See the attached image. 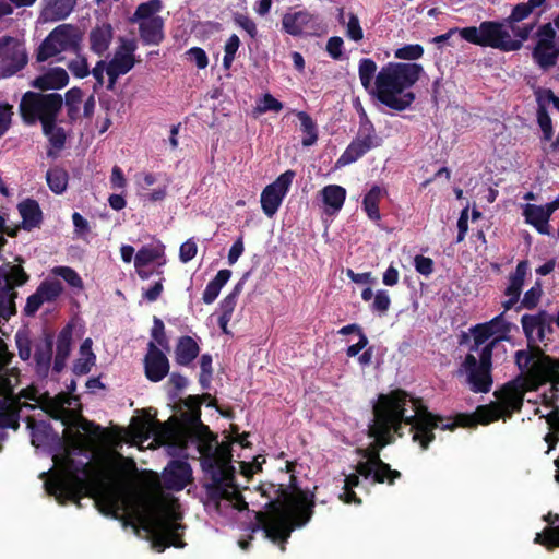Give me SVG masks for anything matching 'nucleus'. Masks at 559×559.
Returning <instances> with one entry per match:
<instances>
[{
	"label": "nucleus",
	"instance_id": "obj_13",
	"mask_svg": "<svg viewBox=\"0 0 559 559\" xmlns=\"http://www.w3.org/2000/svg\"><path fill=\"white\" fill-rule=\"evenodd\" d=\"M28 61L25 43L21 38H0V76H10L23 69Z\"/></svg>",
	"mask_w": 559,
	"mask_h": 559
},
{
	"label": "nucleus",
	"instance_id": "obj_32",
	"mask_svg": "<svg viewBox=\"0 0 559 559\" xmlns=\"http://www.w3.org/2000/svg\"><path fill=\"white\" fill-rule=\"evenodd\" d=\"M198 353L197 342L189 336H183L178 341L176 347V360L180 365H188L197 357Z\"/></svg>",
	"mask_w": 559,
	"mask_h": 559
},
{
	"label": "nucleus",
	"instance_id": "obj_44",
	"mask_svg": "<svg viewBox=\"0 0 559 559\" xmlns=\"http://www.w3.org/2000/svg\"><path fill=\"white\" fill-rule=\"evenodd\" d=\"M391 306V297L388 290L377 289L372 301L370 302V309L379 314H384Z\"/></svg>",
	"mask_w": 559,
	"mask_h": 559
},
{
	"label": "nucleus",
	"instance_id": "obj_20",
	"mask_svg": "<svg viewBox=\"0 0 559 559\" xmlns=\"http://www.w3.org/2000/svg\"><path fill=\"white\" fill-rule=\"evenodd\" d=\"M521 323L528 342H537L550 332L552 320L545 311H540L536 314H524Z\"/></svg>",
	"mask_w": 559,
	"mask_h": 559
},
{
	"label": "nucleus",
	"instance_id": "obj_55",
	"mask_svg": "<svg viewBox=\"0 0 559 559\" xmlns=\"http://www.w3.org/2000/svg\"><path fill=\"white\" fill-rule=\"evenodd\" d=\"M13 117V107L7 103L0 104V138L10 129Z\"/></svg>",
	"mask_w": 559,
	"mask_h": 559
},
{
	"label": "nucleus",
	"instance_id": "obj_63",
	"mask_svg": "<svg viewBox=\"0 0 559 559\" xmlns=\"http://www.w3.org/2000/svg\"><path fill=\"white\" fill-rule=\"evenodd\" d=\"M167 195V185L157 187L150 192H144L142 194L143 199L150 203H155L158 201H163Z\"/></svg>",
	"mask_w": 559,
	"mask_h": 559
},
{
	"label": "nucleus",
	"instance_id": "obj_11",
	"mask_svg": "<svg viewBox=\"0 0 559 559\" xmlns=\"http://www.w3.org/2000/svg\"><path fill=\"white\" fill-rule=\"evenodd\" d=\"M13 354L9 352L7 343L0 337V426L17 428L13 413L14 404L10 401L13 389L17 384V374L11 371L8 377L2 374L4 366L9 365Z\"/></svg>",
	"mask_w": 559,
	"mask_h": 559
},
{
	"label": "nucleus",
	"instance_id": "obj_37",
	"mask_svg": "<svg viewBox=\"0 0 559 559\" xmlns=\"http://www.w3.org/2000/svg\"><path fill=\"white\" fill-rule=\"evenodd\" d=\"M41 127L44 134L55 147L60 148L63 146L67 139V132L61 126H59L57 118L46 121Z\"/></svg>",
	"mask_w": 559,
	"mask_h": 559
},
{
	"label": "nucleus",
	"instance_id": "obj_49",
	"mask_svg": "<svg viewBox=\"0 0 559 559\" xmlns=\"http://www.w3.org/2000/svg\"><path fill=\"white\" fill-rule=\"evenodd\" d=\"M346 36L353 41H360L364 38V31L358 16L354 13L348 14L346 23Z\"/></svg>",
	"mask_w": 559,
	"mask_h": 559
},
{
	"label": "nucleus",
	"instance_id": "obj_14",
	"mask_svg": "<svg viewBox=\"0 0 559 559\" xmlns=\"http://www.w3.org/2000/svg\"><path fill=\"white\" fill-rule=\"evenodd\" d=\"M160 8L159 0H151L141 4L134 14V20L140 25L141 36L147 44L156 45L163 39V22L157 15Z\"/></svg>",
	"mask_w": 559,
	"mask_h": 559
},
{
	"label": "nucleus",
	"instance_id": "obj_42",
	"mask_svg": "<svg viewBox=\"0 0 559 559\" xmlns=\"http://www.w3.org/2000/svg\"><path fill=\"white\" fill-rule=\"evenodd\" d=\"M283 104L278 99H276L272 94L265 93L257 103L254 111L258 115H262L267 111L278 112L283 109Z\"/></svg>",
	"mask_w": 559,
	"mask_h": 559
},
{
	"label": "nucleus",
	"instance_id": "obj_35",
	"mask_svg": "<svg viewBox=\"0 0 559 559\" xmlns=\"http://www.w3.org/2000/svg\"><path fill=\"white\" fill-rule=\"evenodd\" d=\"M92 340L86 338L80 347V357L78 358L74 370L78 373H87L94 366L96 357L92 350Z\"/></svg>",
	"mask_w": 559,
	"mask_h": 559
},
{
	"label": "nucleus",
	"instance_id": "obj_57",
	"mask_svg": "<svg viewBox=\"0 0 559 559\" xmlns=\"http://www.w3.org/2000/svg\"><path fill=\"white\" fill-rule=\"evenodd\" d=\"M198 252V246L193 239H188L183 243H181L179 248V259L182 263H188Z\"/></svg>",
	"mask_w": 559,
	"mask_h": 559
},
{
	"label": "nucleus",
	"instance_id": "obj_50",
	"mask_svg": "<svg viewBox=\"0 0 559 559\" xmlns=\"http://www.w3.org/2000/svg\"><path fill=\"white\" fill-rule=\"evenodd\" d=\"M187 60L198 69L203 70L209 66V57L200 47H192L186 52Z\"/></svg>",
	"mask_w": 559,
	"mask_h": 559
},
{
	"label": "nucleus",
	"instance_id": "obj_34",
	"mask_svg": "<svg viewBox=\"0 0 559 559\" xmlns=\"http://www.w3.org/2000/svg\"><path fill=\"white\" fill-rule=\"evenodd\" d=\"M112 38L111 27L103 24L95 27L91 33V47L97 53L107 50Z\"/></svg>",
	"mask_w": 559,
	"mask_h": 559
},
{
	"label": "nucleus",
	"instance_id": "obj_4",
	"mask_svg": "<svg viewBox=\"0 0 559 559\" xmlns=\"http://www.w3.org/2000/svg\"><path fill=\"white\" fill-rule=\"evenodd\" d=\"M510 328L511 324L499 314L471 330L473 345L459 372L466 377L473 391H489L492 349L498 342L508 338Z\"/></svg>",
	"mask_w": 559,
	"mask_h": 559
},
{
	"label": "nucleus",
	"instance_id": "obj_46",
	"mask_svg": "<svg viewBox=\"0 0 559 559\" xmlns=\"http://www.w3.org/2000/svg\"><path fill=\"white\" fill-rule=\"evenodd\" d=\"M37 292L46 301H52L61 294L62 286L58 281L46 280L40 284Z\"/></svg>",
	"mask_w": 559,
	"mask_h": 559
},
{
	"label": "nucleus",
	"instance_id": "obj_17",
	"mask_svg": "<svg viewBox=\"0 0 559 559\" xmlns=\"http://www.w3.org/2000/svg\"><path fill=\"white\" fill-rule=\"evenodd\" d=\"M154 262L158 266H164L167 263L165 245L159 241L142 247L135 254L134 267L141 280H147L151 276L146 266Z\"/></svg>",
	"mask_w": 559,
	"mask_h": 559
},
{
	"label": "nucleus",
	"instance_id": "obj_45",
	"mask_svg": "<svg viewBox=\"0 0 559 559\" xmlns=\"http://www.w3.org/2000/svg\"><path fill=\"white\" fill-rule=\"evenodd\" d=\"M537 122L542 130V141L544 143V148L548 146V144L554 140V131H552V123L549 115L540 110L537 112Z\"/></svg>",
	"mask_w": 559,
	"mask_h": 559
},
{
	"label": "nucleus",
	"instance_id": "obj_3",
	"mask_svg": "<svg viewBox=\"0 0 559 559\" xmlns=\"http://www.w3.org/2000/svg\"><path fill=\"white\" fill-rule=\"evenodd\" d=\"M260 490L270 502L266 512L257 513V519L271 540L284 542L293 530L310 521L314 492L299 488L293 477L288 485L264 484Z\"/></svg>",
	"mask_w": 559,
	"mask_h": 559
},
{
	"label": "nucleus",
	"instance_id": "obj_41",
	"mask_svg": "<svg viewBox=\"0 0 559 559\" xmlns=\"http://www.w3.org/2000/svg\"><path fill=\"white\" fill-rule=\"evenodd\" d=\"M424 55V48L419 44H408L394 50V57L399 60L414 61Z\"/></svg>",
	"mask_w": 559,
	"mask_h": 559
},
{
	"label": "nucleus",
	"instance_id": "obj_53",
	"mask_svg": "<svg viewBox=\"0 0 559 559\" xmlns=\"http://www.w3.org/2000/svg\"><path fill=\"white\" fill-rule=\"evenodd\" d=\"M83 94L79 88H71L66 93V105L69 108V115L71 118H74L78 110L79 105L82 103Z\"/></svg>",
	"mask_w": 559,
	"mask_h": 559
},
{
	"label": "nucleus",
	"instance_id": "obj_62",
	"mask_svg": "<svg viewBox=\"0 0 559 559\" xmlns=\"http://www.w3.org/2000/svg\"><path fill=\"white\" fill-rule=\"evenodd\" d=\"M415 269L423 275H430L433 270V263L430 258L417 255L415 258Z\"/></svg>",
	"mask_w": 559,
	"mask_h": 559
},
{
	"label": "nucleus",
	"instance_id": "obj_36",
	"mask_svg": "<svg viewBox=\"0 0 559 559\" xmlns=\"http://www.w3.org/2000/svg\"><path fill=\"white\" fill-rule=\"evenodd\" d=\"M377 64L370 58H364L359 61L358 74L361 85L372 95L373 83L376 80Z\"/></svg>",
	"mask_w": 559,
	"mask_h": 559
},
{
	"label": "nucleus",
	"instance_id": "obj_29",
	"mask_svg": "<svg viewBox=\"0 0 559 559\" xmlns=\"http://www.w3.org/2000/svg\"><path fill=\"white\" fill-rule=\"evenodd\" d=\"M528 271V262L520 261L515 271L509 277V284L506 288V294L510 297L509 302L512 304L518 300Z\"/></svg>",
	"mask_w": 559,
	"mask_h": 559
},
{
	"label": "nucleus",
	"instance_id": "obj_51",
	"mask_svg": "<svg viewBox=\"0 0 559 559\" xmlns=\"http://www.w3.org/2000/svg\"><path fill=\"white\" fill-rule=\"evenodd\" d=\"M543 295V288L540 282H536L525 294L522 299L523 307L532 309L536 307Z\"/></svg>",
	"mask_w": 559,
	"mask_h": 559
},
{
	"label": "nucleus",
	"instance_id": "obj_23",
	"mask_svg": "<svg viewBox=\"0 0 559 559\" xmlns=\"http://www.w3.org/2000/svg\"><path fill=\"white\" fill-rule=\"evenodd\" d=\"M169 371L167 357L153 344L145 358L146 377L154 382L160 381Z\"/></svg>",
	"mask_w": 559,
	"mask_h": 559
},
{
	"label": "nucleus",
	"instance_id": "obj_8",
	"mask_svg": "<svg viewBox=\"0 0 559 559\" xmlns=\"http://www.w3.org/2000/svg\"><path fill=\"white\" fill-rule=\"evenodd\" d=\"M62 105L63 99L59 94L26 92L22 96L19 110L25 123L34 124L39 121L43 124L52 118H57Z\"/></svg>",
	"mask_w": 559,
	"mask_h": 559
},
{
	"label": "nucleus",
	"instance_id": "obj_28",
	"mask_svg": "<svg viewBox=\"0 0 559 559\" xmlns=\"http://www.w3.org/2000/svg\"><path fill=\"white\" fill-rule=\"evenodd\" d=\"M75 0H46L43 17L46 21L66 19L73 10Z\"/></svg>",
	"mask_w": 559,
	"mask_h": 559
},
{
	"label": "nucleus",
	"instance_id": "obj_33",
	"mask_svg": "<svg viewBox=\"0 0 559 559\" xmlns=\"http://www.w3.org/2000/svg\"><path fill=\"white\" fill-rule=\"evenodd\" d=\"M72 326L68 325L66 326L57 338V356H56V362L55 368L57 370H60L63 366L64 360L70 354L71 350V343H72Z\"/></svg>",
	"mask_w": 559,
	"mask_h": 559
},
{
	"label": "nucleus",
	"instance_id": "obj_59",
	"mask_svg": "<svg viewBox=\"0 0 559 559\" xmlns=\"http://www.w3.org/2000/svg\"><path fill=\"white\" fill-rule=\"evenodd\" d=\"M15 341L20 358L23 360H28L31 358V343L27 335L24 332H17L15 335Z\"/></svg>",
	"mask_w": 559,
	"mask_h": 559
},
{
	"label": "nucleus",
	"instance_id": "obj_1",
	"mask_svg": "<svg viewBox=\"0 0 559 559\" xmlns=\"http://www.w3.org/2000/svg\"><path fill=\"white\" fill-rule=\"evenodd\" d=\"M21 395L38 403L64 425L75 427V430L67 429L66 445L53 456L52 473L45 484L50 495L60 501L92 497L104 514L124 515L142 527L157 551L183 546L177 501L134 490L130 479L135 464L119 454L117 447L129 443L139 449L159 445L182 449L192 436L207 441L209 429L200 421L202 397L189 396L185 401L181 420L170 418L158 425L148 414H143L133 417L127 428L107 430L81 418L76 402L70 396L49 397L35 388L24 390Z\"/></svg>",
	"mask_w": 559,
	"mask_h": 559
},
{
	"label": "nucleus",
	"instance_id": "obj_26",
	"mask_svg": "<svg viewBox=\"0 0 559 559\" xmlns=\"http://www.w3.org/2000/svg\"><path fill=\"white\" fill-rule=\"evenodd\" d=\"M348 358H356L361 368H367L372 364L373 348L369 346V340L366 334H359L356 341L346 348Z\"/></svg>",
	"mask_w": 559,
	"mask_h": 559
},
{
	"label": "nucleus",
	"instance_id": "obj_9",
	"mask_svg": "<svg viewBox=\"0 0 559 559\" xmlns=\"http://www.w3.org/2000/svg\"><path fill=\"white\" fill-rule=\"evenodd\" d=\"M81 41L82 34L76 27L70 24L59 25L41 41L36 50V59L44 62L64 51H76Z\"/></svg>",
	"mask_w": 559,
	"mask_h": 559
},
{
	"label": "nucleus",
	"instance_id": "obj_43",
	"mask_svg": "<svg viewBox=\"0 0 559 559\" xmlns=\"http://www.w3.org/2000/svg\"><path fill=\"white\" fill-rule=\"evenodd\" d=\"M51 273L58 277L64 280L71 287L82 289L83 282L79 274L71 267L57 266L52 269Z\"/></svg>",
	"mask_w": 559,
	"mask_h": 559
},
{
	"label": "nucleus",
	"instance_id": "obj_31",
	"mask_svg": "<svg viewBox=\"0 0 559 559\" xmlns=\"http://www.w3.org/2000/svg\"><path fill=\"white\" fill-rule=\"evenodd\" d=\"M231 276L229 270H221L216 276L206 285L202 299L204 304L211 305L218 297L222 288L226 285Z\"/></svg>",
	"mask_w": 559,
	"mask_h": 559
},
{
	"label": "nucleus",
	"instance_id": "obj_7",
	"mask_svg": "<svg viewBox=\"0 0 559 559\" xmlns=\"http://www.w3.org/2000/svg\"><path fill=\"white\" fill-rule=\"evenodd\" d=\"M230 447L228 443H223L215 449L213 455H206L203 463L214 481L215 495L218 498L217 509L223 513H227L229 509L241 511L247 507L233 484L234 467L230 465Z\"/></svg>",
	"mask_w": 559,
	"mask_h": 559
},
{
	"label": "nucleus",
	"instance_id": "obj_47",
	"mask_svg": "<svg viewBox=\"0 0 559 559\" xmlns=\"http://www.w3.org/2000/svg\"><path fill=\"white\" fill-rule=\"evenodd\" d=\"M240 46V39L237 35H231L228 37V39L225 43L224 46V58H223V66L225 69H229L231 67V63L235 59V55Z\"/></svg>",
	"mask_w": 559,
	"mask_h": 559
},
{
	"label": "nucleus",
	"instance_id": "obj_58",
	"mask_svg": "<svg viewBox=\"0 0 559 559\" xmlns=\"http://www.w3.org/2000/svg\"><path fill=\"white\" fill-rule=\"evenodd\" d=\"M535 97L538 104V111H546V107L552 105L557 96L552 93V91L547 88H538L535 91Z\"/></svg>",
	"mask_w": 559,
	"mask_h": 559
},
{
	"label": "nucleus",
	"instance_id": "obj_2",
	"mask_svg": "<svg viewBox=\"0 0 559 559\" xmlns=\"http://www.w3.org/2000/svg\"><path fill=\"white\" fill-rule=\"evenodd\" d=\"M515 362L521 370L522 379L503 386L497 394L496 403L480 406L473 416H460L456 420L432 416L420 401L402 390L379 395L373 406L374 418L369 427V435L373 438L374 444L359 451L360 460L357 462L356 473L345 475L340 499L345 503L360 502L353 492V488L359 484V475L365 478L372 477L377 483H392L400 477L397 471H392L380 460L379 450L392 443L395 435H401L403 423L412 426L413 440L419 443L421 449H426L435 439L433 430H448L474 423L490 424L519 409L526 391L535 390L546 381L559 383V361L544 355L539 349L519 350L515 354Z\"/></svg>",
	"mask_w": 559,
	"mask_h": 559
},
{
	"label": "nucleus",
	"instance_id": "obj_56",
	"mask_svg": "<svg viewBox=\"0 0 559 559\" xmlns=\"http://www.w3.org/2000/svg\"><path fill=\"white\" fill-rule=\"evenodd\" d=\"M265 463V459L262 455H258L253 459L251 463H240V472L241 474L249 479L254 474L262 469V465Z\"/></svg>",
	"mask_w": 559,
	"mask_h": 559
},
{
	"label": "nucleus",
	"instance_id": "obj_61",
	"mask_svg": "<svg viewBox=\"0 0 559 559\" xmlns=\"http://www.w3.org/2000/svg\"><path fill=\"white\" fill-rule=\"evenodd\" d=\"M343 45L344 41L341 37H331L326 44V50L332 58L337 59L343 53Z\"/></svg>",
	"mask_w": 559,
	"mask_h": 559
},
{
	"label": "nucleus",
	"instance_id": "obj_21",
	"mask_svg": "<svg viewBox=\"0 0 559 559\" xmlns=\"http://www.w3.org/2000/svg\"><path fill=\"white\" fill-rule=\"evenodd\" d=\"M282 26L292 36H302L314 29V20L306 11L287 12L283 15Z\"/></svg>",
	"mask_w": 559,
	"mask_h": 559
},
{
	"label": "nucleus",
	"instance_id": "obj_54",
	"mask_svg": "<svg viewBox=\"0 0 559 559\" xmlns=\"http://www.w3.org/2000/svg\"><path fill=\"white\" fill-rule=\"evenodd\" d=\"M69 70L76 78L83 79L90 74V67L86 59L82 56H78L75 59L69 62Z\"/></svg>",
	"mask_w": 559,
	"mask_h": 559
},
{
	"label": "nucleus",
	"instance_id": "obj_64",
	"mask_svg": "<svg viewBox=\"0 0 559 559\" xmlns=\"http://www.w3.org/2000/svg\"><path fill=\"white\" fill-rule=\"evenodd\" d=\"M44 302H47L43 296L36 290L35 294H33L32 296H29L27 298V301H26V306H25V312L27 314H34L39 308L40 306L44 304Z\"/></svg>",
	"mask_w": 559,
	"mask_h": 559
},
{
	"label": "nucleus",
	"instance_id": "obj_18",
	"mask_svg": "<svg viewBox=\"0 0 559 559\" xmlns=\"http://www.w3.org/2000/svg\"><path fill=\"white\" fill-rule=\"evenodd\" d=\"M364 117L366 115L364 114ZM361 127L367 131L365 138L355 139L344 151V153L340 156L336 162L337 167H344L356 162L359 157H361L366 152H368L373 145V126L372 123L365 118L361 123Z\"/></svg>",
	"mask_w": 559,
	"mask_h": 559
},
{
	"label": "nucleus",
	"instance_id": "obj_6",
	"mask_svg": "<svg viewBox=\"0 0 559 559\" xmlns=\"http://www.w3.org/2000/svg\"><path fill=\"white\" fill-rule=\"evenodd\" d=\"M533 28V25L511 26L507 20L485 21L478 26L463 27L460 37L476 46L511 52L524 46Z\"/></svg>",
	"mask_w": 559,
	"mask_h": 559
},
{
	"label": "nucleus",
	"instance_id": "obj_22",
	"mask_svg": "<svg viewBox=\"0 0 559 559\" xmlns=\"http://www.w3.org/2000/svg\"><path fill=\"white\" fill-rule=\"evenodd\" d=\"M191 479V468L185 461L170 463L163 473V481L169 489L180 490Z\"/></svg>",
	"mask_w": 559,
	"mask_h": 559
},
{
	"label": "nucleus",
	"instance_id": "obj_10",
	"mask_svg": "<svg viewBox=\"0 0 559 559\" xmlns=\"http://www.w3.org/2000/svg\"><path fill=\"white\" fill-rule=\"evenodd\" d=\"M135 49L136 44L134 40H121L110 62L106 63L104 61H100L93 69L92 73L94 78L97 80V83L99 85L104 84V74L106 73L108 75V87L112 88L116 84L117 79L120 75L128 73L134 67Z\"/></svg>",
	"mask_w": 559,
	"mask_h": 559
},
{
	"label": "nucleus",
	"instance_id": "obj_39",
	"mask_svg": "<svg viewBox=\"0 0 559 559\" xmlns=\"http://www.w3.org/2000/svg\"><path fill=\"white\" fill-rule=\"evenodd\" d=\"M383 195V190L374 186L372 187L364 198V209L370 219L378 221L380 218V212L378 209V203Z\"/></svg>",
	"mask_w": 559,
	"mask_h": 559
},
{
	"label": "nucleus",
	"instance_id": "obj_27",
	"mask_svg": "<svg viewBox=\"0 0 559 559\" xmlns=\"http://www.w3.org/2000/svg\"><path fill=\"white\" fill-rule=\"evenodd\" d=\"M546 5L547 0H527L520 2L512 8L506 20L511 26H515L514 24L528 19L536 11L543 12Z\"/></svg>",
	"mask_w": 559,
	"mask_h": 559
},
{
	"label": "nucleus",
	"instance_id": "obj_38",
	"mask_svg": "<svg viewBox=\"0 0 559 559\" xmlns=\"http://www.w3.org/2000/svg\"><path fill=\"white\" fill-rule=\"evenodd\" d=\"M296 116L300 122V128L304 133L302 145H313L318 140L316 123L313 122L311 117L305 111H298Z\"/></svg>",
	"mask_w": 559,
	"mask_h": 559
},
{
	"label": "nucleus",
	"instance_id": "obj_48",
	"mask_svg": "<svg viewBox=\"0 0 559 559\" xmlns=\"http://www.w3.org/2000/svg\"><path fill=\"white\" fill-rule=\"evenodd\" d=\"M535 543L546 546L547 548L559 546V526L545 530L543 533H537Z\"/></svg>",
	"mask_w": 559,
	"mask_h": 559
},
{
	"label": "nucleus",
	"instance_id": "obj_30",
	"mask_svg": "<svg viewBox=\"0 0 559 559\" xmlns=\"http://www.w3.org/2000/svg\"><path fill=\"white\" fill-rule=\"evenodd\" d=\"M19 212L22 217V226L25 229H32L38 226L43 215L37 202L25 200L19 204Z\"/></svg>",
	"mask_w": 559,
	"mask_h": 559
},
{
	"label": "nucleus",
	"instance_id": "obj_12",
	"mask_svg": "<svg viewBox=\"0 0 559 559\" xmlns=\"http://www.w3.org/2000/svg\"><path fill=\"white\" fill-rule=\"evenodd\" d=\"M295 176V171L286 170L263 188L260 204L265 216L271 218L277 213L290 190Z\"/></svg>",
	"mask_w": 559,
	"mask_h": 559
},
{
	"label": "nucleus",
	"instance_id": "obj_52",
	"mask_svg": "<svg viewBox=\"0 0 559 559\" xmlns=\"http://www.w3.org/2000/svg\"><path fill=\"white\" fill-rule=\"evenodd\" d=\"M346 276L352 283L360 286L361 288L372 286L376 282V277L371 272L356 273L350 269L346 270Z\"/></svg>",
	"mask_w": 559,
	"mask_h": 559
},
{
	"label": "nucleus",
	"instance_id": "obj_25",
	"mask_svg": "<svg viewBox=\"0 0 559 559\" xmlns=\"http://www.w3.org/2000/svg\"><path fill=\"white\" fill-rule=\"evenodd\" d=\"M320 195L324 212L329 215H334L338 213L344 205L346 190L338 185H329L320 191Z\"/></svg>",
	"mask_w": 559,
	"mask_h": 559
},
{
	"label": "nucleus",
	"instance_id": "obj_40",
	"mask_svg": "<svg viewBox=\"0 0 559 559\" xmlns=\"http://www.w3.org/2000/svg\"><path fill=\"white\" fill-rule=\"evenodd\" d=\"M47 183L56 194H61L68 187V175L63 169L53 168L47 171Z\"/></svg>",
	"mask_w": 559,
	"mask_h": 559
},
{
	"label": "nucleus",
	"instance_id": "obj_16",
	"mask_svg": "<svg viewBox=\"0 0 559 559\" xmlns=\"http://www.w3.org/2000/svg\"><path fill=\"white\" fill-rule=\"evenodd\" d=\"M5 287H0V318L9 319L15 312L12 287L23 285L27 275L20 265L11 266L9 273L4 272Z\"/></svg>",
	"mask_w": 559,
	"mask_h": 559
},
{
	"label": "nucleus",
	"instance_id": "obj_60",
	"mask_svg": "<svg viewBox=\"0 0 559 559\" xmlns=\"http://www.w3.org/2000/svg\"><path fill=\"white\" fill-rule=\"evenodd\" d=\"M110 186L115 190L123 192L127 188V179L120 167L114 166L110 174Z\"/></svg>",
	"mask_w": 559,
	"mask_h": 559
},
{
	"label": "nucleus",
	"instance_id": "obj_15",
	"mask_svg": "<svg viewBox=\"0 0 559 559\" xmlns=\"http://www.w3.org/2000/svg\"><path fill=\"white\" fill-rule=\"evenodd\" d=\"M536 43L533 49L535 62L543 69L555 66L559 57V40L556 29L550 24L542 25L536 32Z\"/></svg>",
	"mask_w": 559,
	"mask_h": 559
},
{
	"label": "nucleus",
	"instance_id": "obj_24",
	"mask_svg": "<svg viewBox=\"0 0 559 559\" xmlns=\"http://www.w3.org/2000/svg\"><path fill=\"white\" fill-rule=\"evenodd\" d=\"M69 83L68 72L60 68H51L33 80L32 86L41 91L59 90Z\"/></svg>",
	"mask_w": 559,
	"mask_h": 559
},
{
	"label": "nucleus",
	"instance_id": "obj_5",
	"mask_svg": "<svg viewBox=\"0 0 559 559\" xmlns=\"http://www.w3.org/2000/svg\"><path fill=\"white\" fill-rule=\"evenodd\" d=\"M424 74L421 64L414 62H388L376 75L372 96L386 107L403 111L415 100L412 86Z\"/></svg>",
	"mask_w": 559,
	"mask_h": 559
},
{
	"label": "nucleus",
	"instance_id": "obj_19",
	"mask_svg": "<svg viewBox=\"0 0 559 559\" xmlns=\"http://www.w3.org/2000/svg\"><path fill=\"white\" fill-rule=\"evenodd\" d=\"M555 212L550 202L545 205L527 203L522 206V214L525 223L533 226L539 234L549 235V218Z\"/></svg>",
	"mask_w": 559,
	"mask_h": 559
}]
</instances>
